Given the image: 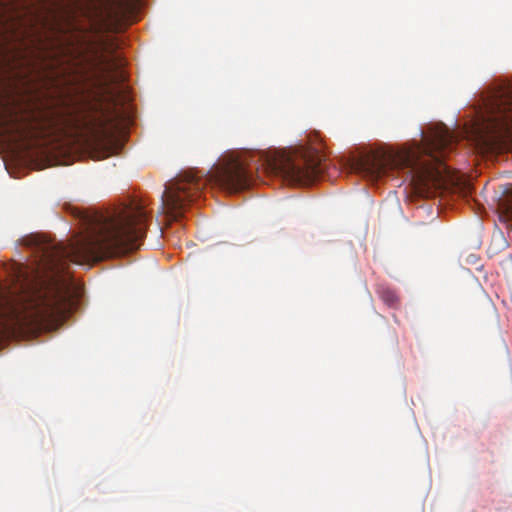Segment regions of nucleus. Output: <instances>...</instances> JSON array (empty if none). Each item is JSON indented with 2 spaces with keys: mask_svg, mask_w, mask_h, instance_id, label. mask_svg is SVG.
Masks as SVG:
<instances>
[{
  "mask_svg": "<svg viewBox=\"0 0 512 512\" xmlns=\"http://www.w3.org/2000/svg\"><path fill=\"white\" fill-rule=\"evenodd\" d=\"M475 106L479 141L490 149H511L512 82H492L478 94Z\"/></svg>",
  "mask_w": 512,
  "mask_h": 512,
  "instance_id": "obj_5",
  "label": "nucleus"
},
{
  "mask_svg": "<svg viewBox=\"0 0 512 512\" xmlns=\"http://www.w3.org/2000/svg\"><path fill=\"white\" fill-rule=\"evenodd\" d=\"M103 53L99 56V64L103 67L105 72H112L118 70L122 66V62L119 59V56L110 53L112 49V44L107 42H103L101 44Z\"/></svg>",
  "mask_w": 512,
  "mask_h": 512,
  "instance_id": "obj_8",
  "label": "nucleus"
},
{
  "mask_svg": "<svg viewBox=\"0 0 512 512\" xmlns=\"http://www.w3.org/2000/svg\"><path fill=\"white\" fill-rule=\"evenodd\" d=\"M149 215L142 202L133 201L105 213L85 217V231L69 243H46L37 237L26 241L35 247L45 269L60 272L67 261L96 262L134 251L146 235Z\"/></svg>",
  "mask_w": 512,
  "mask_h": 512,
  "instance_id": "obj_2",
  "label": "nucleus"
},
{
  "mask_svg": "<svg viewBox=\"0 0 512 512\" xmlns=\"http://www.w3.org/2000/svg\"><path fill=\"white\" fill-rule=\"evenodd\" d=\"M65 297L58 290H37L30 295V316L49 319L62 312Z\"/></svg>",
  "mask_w": 512,
  "mask_h": 512,
  "instance_id": "obj_6",
  "label": "nucleus"
},
{
  "mask_svg": "<svg viewBox=\"0 0 512 512\" xmlns=\"http://www.w3.org/2000/svg\"><path fill=\"white\" fill-rule=\"evenodd\" d=\"M380 298L390 307H396L399 298L396 292L388 287H380L378 290Z\"/></svg>",
  "mask_w": 512,
  "mask_h": 512,
  "instance_id": "obj_9",
  "label": "nucleus"
},
{
  "mask_svg": "<svg viewBox=\"0 0 512 512\" xmlns=\"http://www.w3.org/2000/svg\"><path fill=\"white\" fill-rule=\"evenodd\" d=\"M13 9L14 8L0 0V26H4L7 22L13 20Z\"/></svg>",
  "mask_w": 512,
  "mask_h": 512,
  "instance_id": "obj_10",
  "label": "nucleus"
},
{
  "mask_svg": "<svg viewBox=\"0 0 512 512\" xmlns=\"http://www.w3.org/2000/svg\"><path fill=\"white\" fill-rule=\"evenodd\" d=\"M260 169L281 177L290 185L305 186L312 184L324 172L326 163L318 150L303 146L229 153L206 176H199L196 170L190 169L170 181L161 197L163 213L177 220L208 183H215L230 193L247 189L252 183L253 171Z\"/></svg>",
  "mask_w": 512,
  "mask_h": 512,
  "instance_id": "obj_1",
  "label": "nucleus"
},
{
  "mask_svg": "<svg viewBox=\"0 0 512 512\" xmlns=\"http://www.w3.org/2000/svg\"><path fill=\"white\" fill-rule=\"evenodd\" d=\"M423 143L410 149L373 152L354 164L355 170L371 180H379L395 171L405 170L421 197H433L447 184L444 157L456 142V137L443 123L422 133Z\"/></svg>",
  "mask_w": 512,
  "mask_h": 512,
  "instance_id": "obj_3",
  "label": "nucleus"
},
{
  "mask_svg": "<svg viewBox=\"0 0 512 512\" xmlns=\"http://www.w3.org/2000/svg\"><path fill=\"white\" fill-rule=\"evenodd\" d=\"M26 133L41 136L57 129L95 133L98 124L83 109L70 88L55 83L46 99L36 104L27 116Z\"/></svg>",
  "mask_w": 512,
  "mask_h": 512,
  "instance_id": "obj_4",
  "label": "nucleus"
},
{
  "mask_svg": "<svg viewBox=\"0 0 512 512\" xmlns=\"http://www.w3.org/2000/svg\"><path fill=\"white\" fill-rule=\"evenodd\" d=\"M21 321L18 307L9 296L0 292V337L12 332Z\"/></svg>",
  "mask_w": 512,
  "mask_h": 512,
  "instance_id": "obj_7",
  "label": "nucleus"
}]
</instances>
